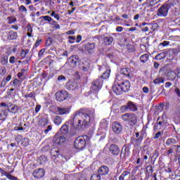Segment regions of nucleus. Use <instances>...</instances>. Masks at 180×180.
<instances>
[{"label":"nucleus","instance_id":"1","mask_svg":"<svg viewBox=\"0 0 180 180\" xmlns=\"http://www.w3.org/2000/svg\"><path fill=\"white\" fill-rule=\"evenodd\" d=\"M68 124L70 125L71 129L75 131H81L86 127L91 126V115L89 110L86 109H80L76 111L72 115V119L68 120Z\"/></svg>","mask_w":180,"mask_h":180},{"label":"nucleus","instance_id":"2","mask_svg":"<svg viewBox=\"0 0 180 180\" xmlns=\"http://www.w3.org/2000/svg\"><path fill=\"white\" fill-rule=\"evenodd\" d=\"M130 82L123 79V76L117 75L115 77L112 91L115 95H122L124 92L130 91Z\"/></svg>","mask_w":180,"mask_h":180},{"label":"nucleus","instance_id":"3","mask_svg":"<svg viewBox=\"0 0 180 180\" xmlns=\"http://www.w3.org/2000/svg\"><path fill=\"white\" fill-rule=\"evenodd\" d=\"M176 5V0H168L158 9L157 15L160 18H166V16H168L169 9L174 8Z\"/></svg>","mask_w":180,"mask_h":180},{"label":"nucleus","instance_id":"4","mask_svg":"<svg viewBox=\"0 0 180 180\" xmlns=\"http://www.w3.org/2000/svg\"><path fill=\"white\" fill-rule=\"evenodd\" d=\"M121 118L124 123L131 127L137 124V115L133 112H127L122 115Z\"/></svg>","mask_w":180,"mask_h":180},{"label":"nucleus","instance_id":"5","mask_svg":"<svg viewBox=\"0 0 180 180\" xmlns=\"http://www.w3.org/2000/svg\"><path fill=\"white\" fill-rule=\"evenodd\" d=\"M89 136L83 135L77 137L74 142V147L77 150H84L86 147V141H89Z\"/></svg>","mask_w":180,"mask_h":180},{"label":"nucleus","instance_id":"6","mask_svg":"<svg viewBox=\"0 0 180 180\" xmlns=\"http://www.w3.org/2000/svg\"><path fill=\"white\" fill-rule=\"evenodd\" d=\"M147 132L144 129H141L140 131V136L139 138H131V144L134 146V148H138L141 146V143H143V140H144V137H146Z\"/></svg>","mask_w":180,"mask_h":180},{"label":"nucleus","instance_id":"7","mask_svg":"<svg viewBox=\"0 0 180 180\" xmlns=\"http://www.w3.org/2000/svg\"><path fill=\"white\" fill-rule=\"evenodd\" d=\"M109 127V122L106 120H103L100 122V127L98 131V135L101 136L100 140H103L106 137V130Z\"/></svg>","mask_w":180,"mask_h":180},{"label":"nucleus","instance_id":"8","mask_svg":"<svg viewBox=\"0 0 180 180\" xmlns=\"http://www.w3.org/2000/svg\"><path fill=\"white\" fill-rule=\"evenodd\" d=\"M167 112H163L162 116L158 117L157 124L153 126V130L157 131L158 126H160L159 130H161V127L167 126Z\"/></svg>","mask_w":180,"mask_h":180},{"label":"nucleus","instance_id":"9","mask_svg":"<svg viewBox=\"0 0 180 180\" xmlns=\"http://www.w3.org/2000/svg\"><path fill=\"white\" fill-rule=\"evenodd\" d=\"M137 112L139 109L137 106L132 101H128L126 105L121 106L120 111L122 113H125V112Z\"/></svg>","mask_w":180,"mask_h":180},{"label":"nucleus","instance_id":"10","mask_svg":"<svg viewBox=\"0 0 180 180\" xmlns=\"http://www.w3.org/2000/svg\"><path fill=\"white\" fill-rule=\"evenodd\" d=\"M131 144H125L122 147V149L120 152V157L121 160H124V158H129L130 157V146Z\"/></svg>","mask_w":180,"mask_h":180},{"label":"nucleus","instance_id":"11","mask_svg":"<svg viewBox=\"0 0 180 180\" xmlns=\"http://www.w3.org/2000/svg\"><path fill=\"white\" fill-rule=\"evenodd\" d=\"M108 153L112 157H118L120 155V147L116 143H111L108 147Z\"/></svg>","mask_w":180,"mask_h":180},{"label":"nucleus","instance_id":"12","mask_svg":"<svg viewBox=\"0 0 180 180\" xmlns=\"http://www.w3.org/2000/svg\"><path fill=\"white\" fill-rule=\"evenodd\" d=\"M56 101L58 102H64L68 98V92L65 90H60L55 94Z\"/></svg>","mask_w":180,"mask_h":180},{"label":"nucleus","instance_id":"13","mask_svg":"<svg viewBox=\"0 0 180 180\" xmlns=\"http://www.w3.org/2000/svg\"><path fill=\"white\" fill-rule=\"evenodd\" d=\"M102 85H103V80L99 77L93 82L91 89L95 92H98L102 88Z\"/></svg>","mask_w":180,"mask_h":180},{"label":"nucleus","instance_id":"14","mask_svg":"<svg viewBox=\"0 0 180 180\" xmlns=\"http://www.w3.org/2000/svg\"><path fill=\"white\" fill-rule=\"evenodd\" d=\"M46 171L44 170V169L39 168L36 169L33 172L32 176H34L35 179H41V178L44 177Z\"/></svg>","mask_w":180,"mask_h":180},{"label":"nucleus","instance_id":"15","mask_svg":"<svg viewBox=\"0 0 180 180\" xmlns=\"http://www.w3.org/2000/svg\"><path fill=\"white\" fill-rule=\"evenodd\" d=\"M112 129L115 134H120L123 130V127L120 122L115 121L112 124Z\"/></svg>","mask_w":180,"mask_h":180},{"label":"nucleus","instance_id":"16","mask_svg":"<svg viewBox=\"0 0 180 180\" xmlns=\"http://www.w3.org/2000/svg\"><path fill=\"white\" fill-rule=\"evenodd\" d=\"M96 47V45L95 44V43L87 42L84 45V49L85 51H86V53H88V54H90L91 56L94 54Z\"/></svg>","mask_w":180,"mask_h":180},{"label":"nucleus","instance_id":"17","mask_svg":"<svg viewBox=\"0 0 180 180\" xmlns=\"http://www.w3.org/2000/svg\"><path fill=\"white\" fill-rule=\"evenodd\" d=\"M78 61H79V56H78V55H72L68 59L69 65L73 68L77 67Z\"/></svg>","mask_w":180,"mask_h":180},{"label":"nucleus","instance_id":"18","mask_svg":"<svg viewBox=\"0 0 180 180\" xmlns=\"http://www.w3.org/2000/svg\"><path fill=\"white\" fill-rule=\"evenodd\" d=\"M110 169L106 165H101L98 169V174H100L101 176H105L109 174Z\"/></svg>","mask_w":180,"mask_h":180},{"label":"nucleus","instance_id":"19","mask_svg":"<svg viewBox=\"0 0 180 180\" xmlns=\"http://www.w3.org/2000/svg\"><path fill=\"white\" fill-rule=\"evenodd\" d=\"M57 112L60 116H64V115H70L71 112V106L67 108L57 107Z\"/></svg>","mask_w":180,"mask_h":180},{"label":"nucleus","instance_id":"20","mask_svg":"<svg viewBox=\"0 0 180 180\" xmlns=\"http://www.w3.org/2000/svg\"><path fill=\"white\" fill-rule=\"evenodd\" d=\"M63 143H65V136H55L53 140V146H61Z\"/></svg>","mask_w":180,"mask_h":180},{"label":"nucleus","instance_id":"21","mask_svg":"<svg viewBox=\"0 0 180 180\" xmlns=\"http://www.w3.org/2000/svg\"><path fill=\"white\" fill-rule=\"evenodd\" d=\"M6 37L7 41H11V40H16L18 39V32L13 30H10L7 33Z\"/></svg>","mask_w":180,"mask_h":180},{"label":"nucleus","instance_id":"22","mask_svg":"<svg viewBox=\"0 0 180 180\" xmlns=\"http://www.w3.org/2000/svg\"><path fill=\"white\" fill-rule=\"evenodd\" d=\"M7 110L8 112H10V113L15 115V113H18V112H19V106L16 105L15 104H8Z\"/></svg>","mask_w":180,"mask_h":180},{"label":"nucleus","instance_id":"23","mask_svg":"<svg viewBox=\"0 0 180 180\" xmlns=\"http://www.w3.org/2000/svg\"><path fill=\"white\" fill-rule=\"evenodd\" d=\"M176 77V72L174 70H169L167 73V77L168 79V81H175Z\"/></svg>","mask_w":180,"mask_h":180},{"label":"nucleus","instance_id":"24","mask_svg":"<svg viewBox=\"0 0 180 180\" xmlns=\"http://www.w3.org/2000/svg\"><path fill=\"white\" fill-rule=\"evenodd\" d=\"M11 79H12L11 75H8L6 77H4L0 84V88H5V86H6V84H8Z\"/></svg>","mask_w":180,"mask_h":180},{"label":"nucleus","instance_id":"25","mask_svg":"<svg viewBox=\"0 0 180 180\" xmlns=\"http://www.w3.org/2000/svg\"><path fill=\"white\" fill-rule=\"evenodd\" d=\"M131 172L130 171L124 170L122 172V174L118 177V180H127V177L130 176Z\"/></svg>","mask_w":180,"mask_h":180},{"label":"nucleus","instance_id":"26","mask_svg":"<svg viewBox=\"0 0 180 180\" xmlns=\"http://www.w3.org/2000/svg\"><path fill=\"white\" fill-rule=\"evenodd\" d=\"M130 72H131V70L127 68H122L120 70L122 75H124V77H127L128 78H131Z\"/></svg>","mask_w":180,"mask_h":180},{"label":"nucleus","instance_id":"27","mask_svg":"<svg viewBox=\"0 0 180 180\" xmlns=\"http://www.w3.org/2000/svg\"><path fill=\"white\" fill-rule=\"evenodd\" d=\"M60 130L62 134H67L68 133L70 130V127L68 126V121L66 122L65 124L60 127Z\"/></svg>","mask_w":180,"mask_h":180},{"label":"nucleus","instance_id":"28","mask_svg":"<svg viewBox=\"0 0 180 180\" xmlns=\"http://www.w3.org/2000/svg\"><path fill=\"white\" fill-rule=\"evenodd\" d=\"M178 143V141L174 138H168L166 140L165 144L167 147H170V146H172L174 144H176Z\"/></svg>","mask_w":180,"mask_h":180},{"label":"nucleus","instance_id":"29","mask_svg":"<svg viewBox=\"0 0 180 180\" xmlns=\"http://www.w3.org/2000/svg\"><path fill=\"white\" fill-rule=\"evenodd\" d=\"M114 39L112 37H105L103 38V43L105 44V46H110L112 43L114 41Z\"/></svg>","mask_w":180,"mask_h":180},{"label":"nucleus","instance_id":"30","mask_svg":"<svg viewBox=\"0 0 180 180\" xmlns=\"http://www.w3.org/2000/svg\"><path fill=\"white\" fill-rule=\"evenodd\" d=\"M51 155L53 158H58V157H60V150L56 148H52L51 150Z\"/></svg>","mask_w":180,"mask_h":180},{"label":"nucleus","instance_id":"31","mask_svg":"<svg viewBox=\"0 0 180 180\" xmlns=\"http://www.w3.org/2000/svg\"><path fill=\"white\" fill-rule=\"evenodd\" d=\"M10 84L11 85H13L14 88H20V86L22 85V81L15 78L13 81H11Z\"/></svg>","mask_w":180,"mask_h":180},{"label":"nucleus","instance_id":"32","mask_svg":"<svg viewBox=\"0 0 180 180\" xmlns=\"http://www.w3.org/2000/svg\"><path fill=\"white\" fill-rule=\"evenodd\" d=\"M39 126H41V127H44L49 124V119L42 117L39 120L38 122Z\"/></svg>","mask_w":180,"mask_h":180},{"label":"nucleus","instance_id":"33","mask_svg":"<svg viewBox=\"0 0 180 180\" xmlns=\"http://www.w3.org/2000/svg\"><path fill=\"white\" fill-rule=\"evenodd\" d=\"M82 66L81 67V70L84 71V72H87V71H89V68L91 67V65L89 62L84 61L82 63Z\"/></svg>","mask_w":180,"mask_h":180},{"label":"nucleus","instance_id":"34","mask_svg":"<svg viewBox=\"0 0 180 180\" xmlns=\"http://www.w3.org/2000/svg\"><path fill=\"white\" fill-rule=\"evenodd\" d=\"M150 58V55L148 53H144L140 57V61L143 64H146L148 61V59Z\"/></svg>","mask_w":180,"mask_h":180},{"label":"nucleus","instance_id":"35","mask_svg":"<svg viewBox=\"0 0 180 180\" xmlns=\"http://www.w3.org/2000/svg\"><path fill=\"white\" fill-rule=\"evenodd\" d=\"M166 57H167V53L162 52V53L155 56V60H158L159 61H161V60H164Z\"/></svg>","mask_w":180,"mask_h":180},{"label":"nucleus","instance_id":"36","mask_svg":"<svg viewBox=\"0 0 180 180\" xmlns=\"http://www.w3.org/2000/svg\"><path fill=\"white\" fill-rule=\"evenodd\" d=\"M110 77V70L107 69L100 77L101 79H108Z\"/></svg>","mask_w":180,"mask_h":180},{"label":"nucleus","instance_id":"37","mask_svg":"<svg viewBox=\"0 0 180 180\" xmlns=\"http://www.w3.org/2000/svg\"><path fill=\"white\" fill-rule=\"evenodd\" d=\"M29 51H30V50L29 49H22L20 52L21 58H20V60H24V58H26V56L29 54Z\"/></svg>","mask_w":180,"mask_h":180},{"label":"nucleus","instance_id":"38","mask_svg":"<svg viewBox=\"0 0 180 180\" xmlns=\"http://www.w3.org/2000/svg\"><path fill=\"white\" fill-rule=\"evenodd\" d=\"M165 82V79L164 77H158L153 80V84L155 85H160V84H164Z\"/></svg>","mask_w":180,"mask_h":180},{"label":"nucleus","instance_id":"39","mask_svg":"<svg viewBox=\"0 0 180 180\" xmlns=\"http://www.w3.org/2000/svg\"><path fill=\"white\" fill-rule=\"evenodd\" d=\"M7 117L8 112H6V110H1V112H0V120H1L2 122H5Z\"/></svg>","mask_w":180,"mask_h":180},{"label":"nucleus","instance_id":"40","mask_svg":"<svg viewBox=\"0 0 180 180\" xmlns=\"http://www.w3.org/2000/svg\"><path fill=\"white\" fill-rule=\"evenodd\" d=\"M1 64L2 65H8V56L2 55L1 56Z\"/></svg>","mask_w":180,"mask_h":180},{"label":"nucleus","instance_id":"41","mask_svg":"<svg viewBox=\"0 0 180 180\" xmlns=\"http://www.w3.org/2000/svg\"><path fill=\"white\" fill-rule=\"evenodd\" d=\"M24 98H25L26 99H27L28 98H31L32 99H33V101H36V92L32 91L28 94H25L24 96Z\"/></svg>","mask_w":180,"mask_h":180},{"label":"nucleus","instance_id":"42","mask_svg":"<svg viewBox=\"0 0 180 180\" xmlns=\"http://www.w3.org/2000/svg\"><path fill=\"white\" fill-rule=\"evenodd\" d=\"M53 123H55L57 126H60V124L63 123V118L60 116L55 117Z\"/></svg>","mask_w":180,"mask_h":180},{"label":"nucleus","instance_id":"43","mask_svg":"<svg viewBox=\"0 0 180 180\" xmlns=\"http://www.w3.org/2000/svg\"><path fill=\"white\" fill-rule=\"evenodd\" d=\"M153 172H154V167L152 165H148L146 167V173L148 175H153Z\"/></svg>","mask_w":180,"mask_h":180},{"label":"nucleus","instance_id":"44","mask_svg":"<svg viewBox=\"0 0 180 180\" xmlns=\"http://www.w3.org/2000/svg\"><path fill=\"white\" fill-rule=\"evenodd\" d=\"M127 50L128 53H134L136 51V47H134L132 44L127 45Z\"/></svg>","mask_w":180,"mask_h":180},{"label":"nucleus","instance_id":"45","mask_svg":"<svg viewBox=\"0 0 180 180\" xmlns=\"http://www.w3.org/2000/svg\"><path fill=\"white\" fill-rule=\"evenodd\" d=\"M161 2V0H147V3L149 4V6H155L157 4Z\"/></svg>","mask_w":180,"mask_h":180},{"label":"nucleus","instance_id":"46","mask_svg":"<svg viewBox=\"0 0 180 180\" xmlns=\"http://www.w3.org/2000/svg\"><path fill=\"white\" fill-rule=\"evenodd\" d=\"M38 160L39 161V164H44L46 162H47V157H46V155H41L38 158Z\"/></svg>","mask_w":180,"mask_h":180},{"label":"nucleus","instance_id":"47","mask_svg":"<svg viewBox=\"0 0 180 180\" xmlns=\"http://www.w3.org/2000/svg\"><path fill=\"white\" fill-rule=\"evenodd\" d=\"M101 174L99 173L98 174H93L91 177L90 180H101Z\"/></svg>","mask_w":180,"mask_h":180},{"label":"nucleus","instance_id":"48","mask_svg":"<svg viewBox=\"0 0 180 180\" xmlns=\"http://www.w3.org/2000/svg\"><path fill=\"white\" fill-rule=\"evenodd\" d=\"M40 19H44L45 22H49V23H50V22H53V18L50 15L41 16Z\"/></svg>","mask_w":180,"mask_h":180},{"label":"nucleus","instance_id":"49","mask_svg":"<svg viewBox=\"0 0 180 180\" xmlns=\"http://www.w3.org/2000/svg\"><path fill=\"white\" fill-rule=\"evenodd\" d=\"M141 167H143V164H140L139 165L135 166L131 171V174H133V175L137 174V171H139V169H140Z\"/></svg>","mask_w":180,"mask_h":180},{"label":"nucleus","instance_id":"50","mask_svg":"<svg viewBox=\"0 0 180 180\" xmlns=\"http://www.w3.org/2000/svg\"><path fill=\"white\" fill-rule=\"evenodd\" d=\"M51 44H53V38L48 37L45 41V46L46 47H50Z\"/></svg>","mask_w":180,"mask_h":180},{"label":"nucleus","instance_id":"51","mask_svg":"<svg viewBox=\"0 0 180 180\" xmlns=\"http://www.w3.org/2000/svg\"><path fill=\"white\" fill-rule=\"evenodd\" d=\"M7 20H8V25H12V23H15V22H16V18L9 16L7 18Z\"/></svg>","mask_w":180,"mask_h":180},{"label":"nucleus","instance_id":"52","mask_svg":"<svg viewBox=\"0 0 180 180\" xmlns=\"http://www.w3.org/2000/svg\"><path fill=\"white\" fill-rule=\"evenodd\" d=\"M171 154H174V148H169L167 151L165 152V155L166 157H171Z\"/></svg>","mask_w":180,"mask_h":180},{"label":"nucleus","instance_id":"53","mask_svg":"<svg viewBox=\"0 0 180 180\" xmlns=\"http://www.w3.org/2000/svg\"><path fill=\"white\" fill-rule=\"evenodd\" d=\"M18 11H20V12H22L24 13H27V8H26V6L22 5L18 8Z\"/></svg>","mask_w":180,"mask_h":180},{"label":"nucleus","instance_id":"54","mask_svg":"<svg viewBox=\"0 0 180 180\" xmlns=\"http://www.w3.org/2000/svg\"><path fill=\"white\" fill-rule=\"evenodd\" d=\"M52 26H53L54 29H60V25H58V22H57V21L53 20H52V23H51Z\"/></svg>","mask_w":180,"mask_h":180},{"label":"nucleus","instance_id":"55","mask_svg":"<svg viewBox=\"0 0 180 180\" xmlns=\"http://www.w3.org/2000/svg\"><path fill=\"white\" fill-rule=\"evenodd\" d=\"M51 16H53L54 19H56V20H60V15L56 13V11H52Z\"/></svg>","mask_w":180,"mask_h":180},{"label":"nucleus","instance_id":"56","mask_svg":"<svg viewBox=\"0 0 180 180\" xmlns=\"http://www.w3.org/2000/svg\"><path fill=\"white\" fill-rule=\"evenodd\" d=\"M68 39H69V43L70 44H73V43H75V40H76L75 37H74V36H69L68 37Z\"/></svg>","mask_w":180,"mask_h":180},{"label":"nucleus","instance_id":"57","mask_svg":"<svg viewBox=\"0 0 180 180\" xmlns=\"http://www.w3.org/2000/svg\"><path fill=\"white\" fill-rule=\"evenodd\" d=\"M29 143H30V141L29 140V138H24L22 140V144L25 147L29 145Z\"/></svg>","mask_w":180,"mask_h":180},{"label":"nucleus","instance_id":"58","mask_svg":"<svg viewBox=\"0 0 180 180\" xmlns=\"http://www.w3.org/2000/svg\"><path fill=\"white\" fill-rule=\"evenodd\" d=\"M166 47V46H169V41H164L163 42L159 44V47Z\"/></svg>","mask_w":180,"mask_h":180},{"label":"nucleus","instance_id":"59","mask_svg":"<svg viewBox=\"0 0 180 180\" xmlns=\"http://www.w3.org/2000/svg\"><path fill=\"white\" fill-rule=\"evenodd\" d=\"M153 157H155V161L160 157V151L158 150L155 149L153 152Z\"/></svg>","mask_w":180,"mask_h":180},{"label":"nucleus","instance_id":"60","mask_svg":"<svg viewBox=\"0 0 180 180\" xmlns=\"http://www.w3.org/2000/svg\"><path fill=\"white\" fill-rule=\"evenodd\" d=\"M148 155H150V150H146V155H143V160L146 161L148 160Z\"/></svg>","mask_w":180,"mask_h":180},{"label":"nucleus","instance_id":"61","mask_svg":"<svg viewBox=\"0 0 180 180\" xmlns=\"http://www.w3.org/2000/svg\"><path fill=\"white\" fill-rule=\"evenodd\" d=\"M6 74V68L5 67H1L0 68V75H5Z\"/></svg>","mask_w":180,"mask_h":180},{"label":"nucleus","instance_id":"62","mask_svg":"<svg viewBox=\"0 0 180 180\" xmlns=\"http://www.w3.org/2000/svg\"><path fill=\"white\" fill-rule=\"evenodd\" d=\"M161 136H162V133H161V131H159L155 134L153 139L154 140H157L159 137H161Z\"/></svg>","mask_w":180,"mask_h":180},{"label":"nucleus","instance_id":"63","mask_svg":"<svg viewBox=\"0 0 180 180\" xmlns=\"http://www.w3.org/2000/svg\"><path fill=\"white\" fill-rule=\"evenodd\" d=\"M51 130H53V127L51 125H49L47 127V129H46L44 130V134H47L49 133V131H51Z\"/></svg>","mask_w":180,"mask_h":180},{"label":"nucleus","instance_id":"64","mask_svg":"<svg viewBox=\"0 0 180 180\" xmlns=\"http://www.w3.org/2000/svg\"><path fill=\"white\" fill-rule=\"evenodd\" d=\"M41 41H43V39H37L34 44L35 47H39L40 44H41Z\"/></svg>","mask_w":180,"mask_h":180}]
</instances>
